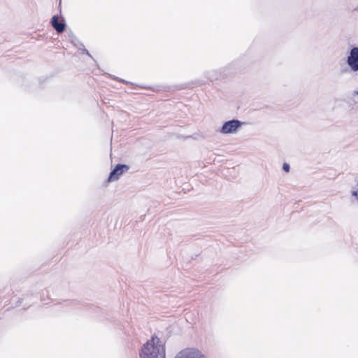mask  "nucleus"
I'll return each instance as SVG.
<instances>
[{
    "label": "nucleus",
    "instance_id": "obj_1",
    "mask_svg": "<svg viewBox=\"0 0 358 358\" xmlns=\"http://www.w3.org/2000/svg\"><path fill=\"white\" fill-rule=\"evenodd\" d=\"M140 358H166L165 344L155 335H152L141 347Z\"/></svg>",
    "mask_w": 358,
    "mask_h": 358
},
{
    "label": "nucleus",
    "instance_id": "obj_2",
    "mask_svg": "<svg viewBox=\"0 0 358 358\" xmlns=\"http://www.w3.org/2000/svg\"><path fill=\"white\" fill-rule=\"evenodd\" d=\"M241 62L234 61L227 66L220 70H211L204 73V77L209 82L227 78L236 73V68L239 66Z\"/></svg>",
    "mask_w": 358,
    "mask_h": 358
},
{
    "label": "nucleus",
    "instance_id": "obj_3",
    "mask_svg": "<svg viewBox=\"0 0 358 358\" xmlns=\"http://www.w3.org/2000/svg\"><path fill=\"white\" fill-rule=\"evenodd\" d=\"M246 124L247 122H242L238 119L233 118L231 120L224 122L217 131L224 135L234 134L237 133L241 127Z\"/></svg>",
    "mask_w": 358,
    "mask_h": 358
},
{
    "label": "nucleus",
    "instance_id": "obj_4",
    "mask_svg": "<svg viewBox=\"0 0 358 358\" xmlns=\"http://www.w3.org/2000/svg\"><path fill=\"white\" fill-rule=\"evenodd\" d=\"M129 169V166L126 164H117L110 171L107 179L104 181V185H107L111 182L117 180L120 176Z\"/></svg>",
    "mask_w": 358,
    "mask_h": 358
},
{
    "label": "nucleus",
    "instance_id": "obj_5",
    "mask_svg": "<svg viewBox=\"0 0 358 358\" xmlns=\"http://www.w3.org/2000/svg\"><path fill=\"white\" fill-rule=\"evenodd\" d=\"M345 64L350 66L353 73L358 72V46H352L348 52Z\"/></svg>",
    "mask_w": 358,
    "mask_h": 358
},
{
    "label": "nucleus",
    "instance_id": "obj_6",
    "mask_svg": "<svg viewBox=\"0 0 358 358\" xmlns=\"http://www.w3.org/2000/svg\"><path fill=\"white\" fill-rule=\"evenodd\" d=\"M63 305H64V306H66V307H69V306L74 307V308L78 307L80 309L90 310H92V312H96V313L99 312L100 310V308L99 307L95 306L93 304H90V303L81 304L80 303V301L75 300V299L64 300L63 302Z\"/></svg>",
    "mask_w": 358,
    "mask_h": 358
},
{
    "label": "nucleus",
    "instance_id": "obj_7",
    "mask_svg": "<svg viewBox=\"0 0 358 358\" xmlns=\"http://www.w3.org/2000/svg\"><path fill=\"white\" fill-rule=\"evenodd\" d=\"M175 358H206V357L197 348H192L180 351Z\"/></svg>",
    "mask_w": 358,
    "mask_h": 358
},
{
    "label": "nucleus",
    "instance_id": "obj_8",
    "mask_svg": "<svg viewBox=\"0 0 358 358\" xmlns=\"http://www.w3.org/2000/svg\"><path fill=\"white\" fill-rule=\"evenodd\" d=\"M59 15L56 14L52 15L50 19V24L51 27L56 31L57 34L63 33L67 27L64 17L61 15V22H59Z\"/></svg>",
    "mask_w": 358,
    "mask_h": 358
},
{
    "label": "nucleus",
    "instance_id": "obj_9",
    "mask_svg": "<svg viewBox=\"0 0 358 358\" xmlns=\"http://www.w3.org/2000/svg\"><path fill=\"white\" fill-rule=\"evenodd\" d=\"M79 50H81L82 52L86 55H87L89 57H90L93 61L97 64L96 61L94 59V57L92 56V55L90 53V52L85 48L84 44L82 42H79L77 43V46H76Z\"/></svg>",
    "mask_w": 358,
    "mask_h": 358
},
{
    "label": "nucleus",
    "instance_id": "obj_10",
    "mask_svg": "<svg viewBox=\"0 0 358 358\" xmlns=\"http://www.w3.org/2000/svg\"><path fill=\"white\" fill-rule=\"evenodd\" d=\"M68 36L69 38L70 42L74 45L77 46V43L80 42V41L78 39V38L75 36V34L73 33L71 29H69L67 31Z\"/></svg>",
    "mask_w": 358,
    "mask_h": 358
},
{
    "label": "nucleus",
    "instance_id": "obj_11",
    "mask_svg": "<svg viewBox=\"0 0 358 358\" xmlns=\"http://www.w3.org/2000/svg\"><path fill=\"white\" fill-rule=\"evenodd\" d=\"M208 82L207 79H196L192 82V84L193 85L192 87L206 85Z\"/></svg>",
    "mask_w": 358,
    "mask_h": 358
},
{
    "label": "nucleus",
    "instance_id": "obj_12",
    "mask_svg": "<svg viewBox=\"0 0 358 358\" xmlns=\"http://www.w3.org/2000/svg\"><path fill=\"white\" fill-rule=\"evenodd\" d=\"M108 75L109 78H112L114 80H118L119 82H121V83H124L126 85H134L131 82L127 81V80H124L122 78H118V77H117L115 76H113V75H111V74H109V73H108Z\"/></svg>",
    "mask_w": 358,
    "mask_h": 358
},
{
    "label": "nucleus",
    "instance_id": "obj_13",
    "mask_svg": "<svg viewBox=\"0 0 358 358\" xmlns=\"http://www.w3.org/2000/svg\"><path fill=\"white\" fill-rule=\"evenodd\" d=\"M353 73L352 70L350 69V66L347 65V66L341 67V73L345 74V73Z\"/></svg>",
    "mask_w": 358,
    "mask_h": 358
},
{
    "label": "nucleus",
    "instance_id": "obj_14",
    "mask_svg": "<svg viewBox=\"0 0 358 358\" xmlns=\"http://www.w3.org/2000/svg\"><path fill=\"white\" fill-rule=\"evenodd\" d=\"M282 169L285 172L288 173L290 170V165L287 162H284Z\"/></svg>",
    "mask_w": 358,
    "mask_h": 358
},
{
    "label": "nucleus",
    "instance_id": "obj_15",
    "mask_svg": "<svg viewBox=\"0 0 358 358\" xmlns=\"http://www.w3.org/2000/svg\"><path fill=\"white\" fill-rule=\"evenodd\" d=\"M33 303H34L33 302H31V303H25V304H24V306L23 309H24V310H27V309H28L29 307H31V306H32V304H33Z\"/></svg>",
    "mask_w": 358,
    "mask_h": 358
},
{
    "label": "nucleus",
    "instance_id": "obj_16",
    "mask_svg": "<svg viewBox=\"0 0 358 358\" xmlns=\"http://www.w3.org/2000/svg\"><path fill=\"white\" fill-rule=\"evenodd\" d=\"M58 10L59 11V15H62V0H59Z\"/></svg>",
    "mask_w": 358,
    "mask_h": 358
},
{
    "label": "nucleus",
    "instance_id": "obj_17",
    "mask_svg": "<svg viewBox=\"0 0 358 358\" xmlns=\"http://www.w3.org/2000/svg\"><path fill=\"white\" fill-rule=\"evenodd\" d=\"M24 301V298H19L17 299V301H16V306H19L20 304H21L22 303V301Z\"/></svg>",
    "mask_w": 358,
    "mask_h": 358
},
{
    "label": "nucleus",
    "instance_id": "obj_18",
    "mask_svg": "<svg viewBox=\"0 0 358 358\" xmlns=\"http://www.w3.org/2000/svg\"><path fill=\"white\" fill-rule=\"evenodd\" d=\"M350 10H351L352 12H358V5H357L356 7H355V8H353L350 9Z\"/></svg>",
    "mask_w": 358,
    "mask_h": 358
},
{
    "label": "nucleus",
    "instance_id": "obj_19",
    "mask_svg": "<svg viewBox=\"0 0 358 358\" xmlns=\"http://www.w3.org/2000/svg\"><path fill=\"white\" fill-rule=\"evenodd\" d=\"M198 257V255H194L192 256V259H196V258Z\"/></svg>",
    "mask_w": 358,
    "mask_h": 358
},
{
    "label": "nucleus",
    "instance_id": "obj_20",
    "mask_svg": "<svg viewBox=\"0 0 358 358\" xmlns=\"http://www.w3.org/2000/svg\"><path fill=\"white\" fill-rule=\"evenodd\" d=\"M45 80H42V78H39L38 79V81H39V83L41 85L43 82H44Z\"/></svg>",
    "mask_w": 358,
    "mask_h": 358
},
{
    "label": "nucleus",
    "instance_id": "obj_21",
    "mask_svg": "<svg viewBox=\"0 0 358 358\" xmlns=\"http://www.w3.org/2000/svg\"><path fill=\"white\" fill-rule=\"evenodd\" d=\"M354 94H355L358 95V90H357L354 91Z\"/></svg>",
    "mask_w": 358,
    "mask_h": 358
},
{
    "label": "nucleus",
    "instance_id": "obj_22",
    "mask_svg": "<svg viewBox=\"0 0 358 358\" xmlns=\"http://www.w3.org/2000/svg\"><path fill=\"white\" fill-rule=\"evenodd\" d=\"M357 185H358V182H357Z\"/></svg>",
    "mask_w": 358,
    "mask_h": 358
}]
</instances>
